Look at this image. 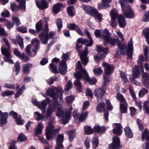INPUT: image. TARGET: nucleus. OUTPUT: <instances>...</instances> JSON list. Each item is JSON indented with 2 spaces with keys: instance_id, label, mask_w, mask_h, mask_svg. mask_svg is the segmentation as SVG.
<instances>
[{
  "instance_id": "obj_1",
  "label": "nucleus",
  "mask_w": 149,
  "mask_h": 149,
  "mask_svg": "<svg viewBox=\"0 0 149 149\" xmlns=\"http://www.w3.org/2000/svg\"><path fill=\"white\" fill-rule=\"evenodd\" d=\"M63 92L61 88L55 87L54 86L49 88L46 91V94L52 97L54 100L53 103L50 104L47 108V116L51 115L52 113L55 111L57 107V97L61 100L63 99Z\"/></svg>"
},
{
  "instance_id": "obj_2",
  "label": "nucleus",
  "mask_w": 149,
  "mask_h": 149,
  "mask_svg": "<svg viewBox=\"0 0 149 149\" xmlns=\"http://www.w3.org/2000/svg\"><path fill=\"white\" fill-rule=\"evenodd\" d=\"M109 43L110 45L113 46H115L116 43H117V45L118 48L121 51L120 53L122 54H125V51L124 50L126 49V54L127 55L128 58L130 60H131L132 58V52L133 50V43L132 39L131 38L130 39L129 41L128 42L127 46H126V43H125L123 44L121 43L118 39H115L113 38H110L107 42L106 45Z\"/></svg>"
},
{
  "instance_id": "obj_3",
  "label": "nucleus",
  "mask_w": 149,
  "mask_h": 149,
  "mask_svg": "<svg viewBox=\"0 0 149 149\" xmlns=\"http://www.w3.org/2000/svg\"><path fill=\"white\" fill-rule=\"evenodd\" d=\"M54 121V118L51 117L50 118V121L46 129V136L48 140H49L54 135L58 133L60 129V128L58 129L54 128L52 124Z\"/></svg>"
},
{
  "instance_id": "obj_4",
  "label": "nucleus",
  "mask_w": 149,
  "mask_h": 149,
  "mask_svg": "<svg viewBox=\"0 0 149 149\" xmlns=\"http://www.w3.org/2000/svg\"><path fill=\"white\" fill-rule=\"evenodd\" d=\"M45 27L44 30V32H41L39 36V37L40 40L41 42L44 44H46L49 38L53 37L55 35V33L53 31H51L49 34L48 35L47 32L49 31L47 22H45Z\"/></svg>"
},
{
  "instance_id": "obj_5",
  "label": "nucleus",
  "mask_w": 149,
  "mask_h": 149,
  "mask_svg": "<svg viewBox=\"0 0 149 149\" xmlns=\"http://www.w3.org/2000/svg\"><path fill=\"white\" fill-rule=\"evenodd\" d=\"M3 41L6 45L8 47V49L6 47H1V52L3 55L4 56L3 59L5 62H9L11 64L13 63V60L11 59L12 56L9 52L10 49L9 44L6 38H3Z\"/></svg>"
},
{
  "instance_id": "obj_6",
  "label": "nucleus",
  "mask_w": 149,
  "mask_h": 149,
  "mask_svg": "<svg viewBox=\"0 0 149 149\" xmlns=\"http://www.w3.org/2000/svg\"><path fill=\"white\" fill-rule=\"evenodd\" d=\"M72 107L71 106V107L69 109V110L65 113L62 111L60 108H58L57 111L56 112V115L58 117H62L63 118V124L65 125L67 123L70 118L71 117L70 115L72 109Z\"/></svg>"
},
{
  "instance_id": "obj_7",
  "label": "nucleus",
  "mask_w": 149,
  "mask_h": 149,
  "mask_svg": "<svg viewBox=\"0 0 149 149\" xmlns=\"http://www.w3.org/2000/svg\"><path fill=\"white\" fill-rule=\"evenodd\" d=\"M62 60L60 63V65L58 70L60 73L63 75L65 74L67 70L66 61L68 58L67 53L63 54L62 56Z\"/></svg>"
},
{
  "instance_id": "obj_8",
  "label": "nucleus",
  "mask_w": 149,
  "mask_h": 149,
  "mask_svg": "<svg viewBox=\"0 0 149 149\" xmlns=\"http://www.w3.org/2000/svg\"><path fill=\"white\" fill-rule=\"evenodd\" d=\"M96 48L98 54L94 57L95 59L102 60L105 57L106 54L109 52L108 47L103 48L100 45H97Z\"/></svg>"
},
{
  "instance_id": "obj_9",
  "label": "nucleus",
  "mask_w": 149,
  "mask_h": 149,
  "mask_svg": "<svg viewBox=\"0 0 149 149\" xmlns=\"http://www.w3.org/2000/svg\"><path fill=\"white\" fill-rule=\"evenodd\" d=\"M76 68L77 70H79V71H77L74 74V77H77L78 78H81L82 77V75H84L85 74L84 73V71L85 73H87L86 70L82 68L81 64L79 61L77 62Z\"/></svg>"
},
{
  "instance_id": "obj_10",
  "label": "nucleus",
  "mask_w": 149,
  "mask_h": 149,
  "mask_svg": "<svg viewBox=\"0 0 149 149\" xmlns=\"http://www.w3.org/2000/svg\"><path fill=\"white\" fill-rule=\"evenodd\" d=\"M110 15L111 19L110 21V25L112 27H115L117 25L116 19L118 17L117 10L116 9H112L110 13Z\"/></svg>"
},
{
  "instance_id": "obj_11",
  "label": "nucleus",
  "mask_w": 149,
  "mask_h": 149,
  "mask_svg": "<svg viewBox=\"0 0 149 149\" xmlns=\"http://www.w3.org/2000/svg\"><path fill=\"white\" fill-rule=\"evenodd\" d=\"M102 66L104 68L105 75H110L113 73L114 68L112 65L104 62L102 63Z\"/></svg>"
},
{
  "instance_id": "obj_12",
  "label": "nucleus",
  "mask_w": 149,
  "mask_h": 149,
  "mask_svg": "<svg viewBox=\"0 0 149 149\" xmlns=\"http://www.w3.org/2000/svg\"><path fill=\"white\" fill-rule=\"evenodd\" d=\"M97 111L99 112H101L103 110L104 115L105 118L106 120L108 121V116L109 115L108 112L105 109V105L104 102H102L98 104L97 107Z\"/></svg>"
},
{
  "instance_id": "obj_13",
  "label": "nucleus",
  "mask_w": 149,
  "mask_h": 149,
  "mask_svg": "<svg viewBox=\"0 0 149 149\" xmlns=\"http://www.w3.org/2000/svg\"><path fill=\"white\" fill-rule=\"evenodd\" d=\"M88 49L86 47L84 48V50L81 54L80 58L83 65H86L88 62V58L87 57Z\"/></svg>"
},
{
  "instance_id": "obj_14",
  "label": "nucleus",
  "mask_w": 149,
  "mask_h": 149,
  "mask_svg": "<svg viewBox=\"0 0 149 149\" xmlns=\"http://www.w3.org/2000/svg\"><path fill=\"white\" fill-rule=\"evenodd\" d=\"M111 34L107 29H104L102 31V34L101 35V38L103 40V43L104 46H106L107 42L109 38H110Z\"/></svg>"
},
{
  "instance_id": "obj_15",
  "label": "nucleus",
  "mask_w": 149,
  "mask_h": 149,
  "mask_svg": "<svg viewBox=\"0 0 149 149\" xmlns=\"http://www.w3.org/2000/svg\"><path fill=\"white\" fill-rule=\"evenodd\" d=\"M142 82L144 87L149 88V73L143 72L142 75Z\"/></svg>"
},
{
  "instance_id": "obj_16",
  "label": "nucleus",
  "mask_w": 149,
  "mask_h": 149,
  "mask_svg": "<svg viewBox=\"0 0 149 149\" xmlns=\"http://www.w3.org/2000/svg\"><path fill=\"white\" fill-rule=\"evenodd\" d=\"M113 142L109 146L110 149H119L120 146V139L118 137H115L113 138Z\"/></svg>"
},
{
  "instance_id": "obj_17",
  "label": "nucleus",
  "mask_w": 149,
  "mask_h": 149,
  "mask_svg": "<svg viewBox=\"0 0 149 149\" xmlns=\"http://www.w3.org/2000/svg\"><path fill=\"white\" fill-rule=\"evenodd\" d=\"M8 114L7 112L2 113L0 110V126L3 127V125L7 123V118Z\"/></svg>"
},
{
  "instance_id": "obj_18",
  "label": "nucleus",
  "mask_w": 149,
  "mask_h": 149,
  "mask_svg": "<svg viewBox=\"0 0 149 149\" xmlns=\"http://www.w3.org/2000/svg\"><path fill=\"white\" fill-rule=\"evenodd\" d=\"M68 29L72 30H75L79 35H83V33L81 29L78 25L74 24H69L67 25Z\"/></svg>"
},
{
  "instance_id": "obj_19",
  "label": "nucleus",
  "mask_w": 149,
  "mask_h": 149,
  "mask_svg": "<svg viewBox=\"0 0 149 149\" xmlns=\"http://www.w3.org/2000/svg\"><path fill=\"white\" fill-rule=\"evenodd\" d=\"M51 115L49 116H47V113L46 116H43L40 113L38 112H35L34 113V116L35 118V120L37 121H39L41 120H43L44 121H46L48 119V117L51 116Z\"/></svg>"
},
{
  "instance_id": "obj_20",
  "label": "nucleus",
  "mask_w": 149,
  "mask_h": 149,
  "mask_svg": "<svg viewBox=\"0 0 149 149\" xmlns=\"http://www.w3.org/2000/svg\"><path fill=\"white\" fill-rule=\"evenodd\" d=\"M94 93L95 96L97 98L101 100L105 93V91L102 88H99L95 89Z\"/></svg>"
},
{
  "instance_id": "obj_21",
  "label": "nucleus",
  "mask_w": 149,
  "mask_h": 149,
  "mask_svg": "<svg viewBox=\"0 0 149 149\" xmlns=\"http://www.w3.org/2000/svg\"><path fill=\"white\" fill-rule=\"evenodd\" d=\"M31 43L32 44L35 45V49L32 50V52L34 53V55L33 56H35L37 50L39 48L40 42L37 38H34L31 40Z\"/></svg>"
},
{
  "instance_id": "obj_22",
  "label": "nucleus",
  "mask_w": 149,
  "mask_h": 149,
  "mask_svg": "<svg viewBox=\"0 0 149 149\" xmlns=\"http://www.w3.org/2000/svg\"><path fill=\"white\" fill-rule=\"evenodd\" d=\"M85 72L84 71V73L85 74L84 75V79L88 81L89 84L91 85L95 84L97 82V80L95 77H93L90 78L87 73H85Z\"/></svg>"
},
{
  "instance_id": "obj_23",
  "label": "nucleus",
  "mask_w": 149,
  "mask_h": 149,
  "mask_svg": "<svg viewBox=\"0 0 149 149\" xmlns=\"http://www.w3.org/2000/svg\"><path fill=\"white\" fill-rule=\"evenodd\" d=\"M84 75H82L81 77L77 78V77H76L77 79L74 82V84L75 87H76L77 91L79 92H80L81 90L82 86L81 84L80 81V80L82 78H84Z\"/></svg>"
},
{
  "instance_id": "obj_24",
  "label": "nucleus",
  "mask_w": 149,
  "mask_h": 149,
  "mask_svg": "<svg viewBox=\"0 0 149 149\" xmlns=\"http://www.w3.org/2000/svg\"><path fill=\"white\" fill-rule=\"evenodd\" d=\"M116 127L113 130L114 134L120 135L123 132L121 129L123 128L122 127L120 123H115Z\"/></svg>"
},
{
  "instance_id": "obj_25",
  "label": "nucleus",
  "mask_w": 149,
  "mask_h": 149,
  "mask_svg": "<svg viewBox=\"0 0 149 149\" xmlns=\"http://www.w3.org/2000/svg\"><path fill=\"white\" fill-rule=\"evenodd\" d=\"M117 18L118 19L119 25L120 27L123 28L126 26V22H125V19L121 15H118V14Z\"/></svg>"
},
{
  "instance_id": "obj_26",
  "label": "nucleus",
  "mask_w": 149,
  "mask_h": 149,
  "mask_svg": "<svg viewBox=\"0 0 149 149\" xmlns=\"http://www.w3.org/2000/svg\"><path fill=\"white\" fill-rule=\"evenodd\" d=\"M36 4L38 7L41 10L46 9L48 7L47 3L45 0H42L40 4L39 2L36 1Z\"/></svg>"
},
{
  "instance_id": "obj_27",
  "label": "nucleus",
  "mask_w": 149,
  "mask_h": 149,
  "mask_svg": "<svg viewBox=\"0 0 149 149\" xmlns=\"http://www.w3.org/2000/svg\"><path fill=\"white\" fill-rule=\"evenodd\" d=\"M136 70H133L132 72L133 77L134 79H137L139 77V74L140 72H143L144 69L142 67L140 68V71H139L138 70V67L136 66H135Z\"/></svg>"
},
{
  "instance_id": "obj_28",
  "label": "nucleus",
  "mask_w": 149,
  "mask_h": 149,
  "mask_svg": "<svg viewBox=\"0 0 149 149\" xmlns=\"http://www.w3.org/2000/svg\"><path fill=\"white\" fill-rule=\"evenodd\" d=\"M91 13V15L95 16L98 20L99 22L102 21V15L101 14L99 13L97 10H93Z\"/></svg>"
},
{
  "instance_id": "obj_29",
  "label": "nucleus",
  "mask_w": 149,
  "mask_h": 149,
  "mask_svg": "<svg viewBox=\"0 0 149 149\" xmlns=\"http://www.w3.org/2000/svg\"><path fill=\"white\" fill-rule=\"evenodd\" d=\"M127 104L126 102L120 103V110L121 113H125L127 112Z\"/></svg>"
},
{
  "instance_id": "obj_30",
  "label": "nucleus",
  "mask_w": 149,
  "mask_h": 149,
  "mask_svg": "<svg viewBox=\"0 0 149 149\" xmlns=\"http://www.w3.org/2000/svg\"><path fill=\"white\" fill-rule=\"evenodd\" d=\"M83 111H84L82 110L80 114L79 115V119L80 121H83L85 120L88 115V111H86L84 112Z\"/></svg>"
},
{
  "instance_id": "obj_31",
  "label": "nucleus",
  "mask_w": 149,
  "mask_h": 149,
  "mask_svg": "<svg viewBox=\"0 0 149 149\" xmlns=\"http://www.w3.org/2000/svg\"><path fill=\"white\" fill-rule=\"evenodd\" d=\"M124 132L126 136L129 138H132L133 137L132 131L129 127H127L124 129Z\"/></svg>"
},
{
  "instance_id": "obj_32",
  "label": "nucleus",
  "mask_w": 149,
  "mask_h": 149,
  "mask_svg": "<svg viewBox=\"0 0 149 149\" xmlns=\"http://www.w3.org/2000/svg\"><path fill=\"white\" fill-rule=\"evenodd\" d=\"M43 128L42 124L39 123L36 129L35 135L36 136L41 133L42 129Z\"/></svg>"
},
{
  "instance_id": "obj_33",
  "label": "nucleus",
  "mask_w": 149,
  "mask_h": 149,
  "mask_svg": "<svg viewBox=\"0 0 149 149\" xmlns=\"http://www.w3.org/2000/svg\"><path fill=\"white\" fill-rule=\"evenodd\" d=\"M63 6L61 3H57L54 5L53 7V10L55 14H57L59 11L61 7Z\"/></svg>"
},
{
  "instance_id": "obj_34",
  "label": "nucleus",
  "mask_w": 149,
  "mask_h": 149,
  "mask_svg": "<svg viewBox=\"0 0 149 149\" xmlns=\"http://www.w3.org/2000/svg\"><path fill=\"white\" fill-rule=\"evenodd\" d=\"M47 103L45 101H43L40 104L38 105V108L41 110L42 112L43 113H44L45 112V109L47 106Z\"/></svg>"
},
{
  "instance_id": "obj_35",
  "label": "nucleus",
  "mask_w": 149,
  "mask_h": 149,
  "mask_svg": "<svg viewBox=\"0 0 149 149\" xmlns=\"http://www.w3.org/2000/svg\"><path fill=\"white\" fill-rule=\"evenodd\" d=\"M92 142L93 145V148L95 149L97 148L99 144V141L97 135L95 134L94 135L92 140Z\"/></svg>"
},
{
  "instance_id": "obj_36",
  "label": "nucleus",
  "mask_w": 149,
  "mask_h": 149,
  "mask_svg": "<svg viewBox=\"0 0 149 149\" xmlns=\"http://www.w3.org/2000/svg\"><path fill=\"white\" fill-rule=\"evenodd\" d=\"M32 65L31 64L27 63L23 65L22 69L23 72L25 74L29 73V69L31 68Z\"/></svg>"
},
{
  "instance_id": "obj_37",
  "label": "nucleus",
  "mask_w": 149,
  "mask_h": 149,
  "mask_svg": "<svg viewBox=\"0 0 149 149\" xmlns=\"http://www.w3.org/2000/svg\"><path fill=\"white\" fill-rule=\"evenodd\" d=\"M85 33L86 35L87 36L89 40V42L88 43L87 45L86 46H91L93 44V42L92 40V37L91 36V34L89 33V32L86 29L85 31Z\"/></svg>"
},
{
  "instance_id": "obj_38",
  "label": "nucleus",
  "mask_w": 149,
  "mask_h": 149,
  "mask_svg": "<svg viewBox=\"0 0 149 149\" xmlns=\"http://www.w3.org/2000/svg\"><path fill=\"white\" fill-rule=\"evenodd\" d=\"M88 41V40L87 39L84 38H79L77 40V43L76 45V47L77 48H79L82 47V45H79L78 43L81 44H84L87 43Z\"/></svg>"
},
{
  "instance_id": "obj_39",
  "label": "nucleus",
  "mask_w": 149,
  "mask_h": 149,
  "mask_svg": "<svg viewBox=\"0 0 149 149\" xmlns=\"http://www.w3.org/2000/svg\"><path fill=\"white\" fill-rule=\"evenodd\" d=\"M145 138H146L147 141L149 142V132L146 130L142 133L141 136L143 141L144 140Z\"/></svg>"
},
{
  "instance_id": "obj_40",
  "label": "nucleus",
  "mask_w": 149,
  "mask_h": 149,
  "mask_svg": "<svg viewBox=\"0 0 149 149\" xmlns=\"http://www.w3.org/2000/svg\"><path fill=\"white\" fill-rule=\"evenodd\" d=\"M82 7L84 10L87 14L91 15V12L93 10L91 7L83 4Z\"/></svg>"
},
{
  "instance_id": "obj_41",
  "label": "nucleus",
  "mask_w": 149,
  "mask_h": 149,
  "mask_svg": "<svg viewBox=\"0 0 149 149\" xmlns=\"http://www.w3.org/2000/svg\"><path fill=\"white\" fill-rule=\"evenodd\" d=\"M93 71L95 75L97 76L102 74L103 72L102 70L100 67L94 68Z\"/></svg>"
},
{
  "instance_id": "obj_42",
  "label": "nucleus",
  "mask_w": 149,
  "mask_h": 149,
  "mask_svg": "<svg viewBox=\"0 0 149 149\" xmlns=\"http://www.w3.org/2000/svg\"><path fill=\"white\" fill-rule=\"evenodd\" d=\"M74 6H70L67 8L68 15L70 17H72L74 16Z\"/></svg>"
},
{
  "instance_id": "obj_43",
  "label": "nucleus",
  "mask_w": 149,
  "mask_h": 149,
  "mask_svg": "<svg viewBox=\"0 0 149 149\" xmlns=\"http://www.w3.org/2000/svg\"><path fill=\"white\" fill-rule=\"evenodd\" d=\"M104 80L103 83V86H107L109 84L110 82V77L107 75L103 74V75Z\"/></svg>"
},
{
  "instance_id": "obj_44",
  "label": "nucleus",
  "mask_w": 149,
  "mask_h": 149,
  "mask_svg": "<svg viewBox=\"0 0 149 149\" xmlns=\"http://www.w3.org/2000/svg\"><path fill=\"white\" fill-rule=\"evenodd\" d=\"M96 132H103L105 130V128L103 127H100L98 125H95L94 127Z\"/></svg>"
},
{
  "instance_id": "obj_45",
  "label": "nucleus",
  "mask_w": 149,
  "mask_h": 149,
  "mask_svg": "<svg viewBox=\"0 0 149 149\" xmlns=\"http://www.w3.org/2000/svg\"><path fill=\"white\" fill-rule=\"evenodd\" d=\"M148 92V91L147 89L145 88H143L139 91V95L140 97H142L144 95L147 94Z\"/></svg>"
},
{
  "instance_id": "obj_46",
  "label": "nucleus",
  "mask_w": 149,
  "mask_h": 149,
  "mask_svg": "<svg viewBox=\"0 0 149 149\" xmlns=\"http://www.w3.org/2000/svg\"><path fill=\"white\" fill-rule=\"evenodd\" d=\"M69 138L70 141H72L75 136V131L74 130H71L68 132Z\"/></svg>"
},
{
  "instance_id": "obj_47",
  "label": "nucleus",
  "mask_w": 149,
  "mask_h": 149,
  "mask_svg": "<svg viewBox=\"0 0 149 149\" xmlns=\"http://www.w3.org/2000/svg\"><path fill=\"white\" fill-rule=\"evenodd\" d=\"M143 107L146 113H148L149 115V102L148 101H146L144 102Z\"/></svg>"
},
{
  "instance_id": "obj_48",
  "label": "nucleus",
  "mask_w": 149,
  "mask_h": 149,
  "mask_svg": "<svg viewBox=\"0 0 149 149\" xmlns=\"http://www.w3.org/2000/svg\"><path fill=\"white\" fill-rule=\"evenodd\" d=\"M110 6V5L109 3H104L103 2V3H99L98 4V8L100 10H102L104 9L106 7H109Z\"/></svg>"
},
{
  "instance_id": "obj_49",
  "label": "nucleus",
  "mask_w": 149,
  "mask_h": 149,
  "mask_svg": "<svg viewBox=\"0 0 149 149\" xmlns=\"http://www.w3.org/2000/svg\"><path fill=\"white\" fill-rule=\"evenodd\" d=\"M49 66L52 71L54 73L58 72L57 70V66L53 63L50 64Z\"/></svg>"
},
{
  "instance_id": "obj_50",
  "label": "nucleus",
  "mask_w": 149,
  "mask_h": 149,
  "mask_svg": "<svg viewBox=\"0 0 149 149\" xmlns=\"http://www.w3.org/2000/svg\"><path fill=\"white\" fill-rule=\"evenodd\" d=\"M12 20L13 22L16 24L17 26L21 24V23L18 17L13 15L12 17Z\"/></svg>"
},
{
  "instance_id": "obj_51",
  "label": "nucleus",
  "mask_w": 149,
  "mask_h": 149,
  "mask_svg": "<svg viewBox=\"0 0 149 149\" xmlns=\"http://www.w3.org/2000/svg\"><path fill=\"white\" fill-rule=\"evenodd\" d=\"M64 136L62 134H60L57 136L56 139V143H62L63 141Z\"/></svg>"
},
{
  "instance_id": "obj_52",
  "label": "nucleus",
  "mask_w": 149,
  "mask_h": 149,
  "mask_svg": "<svg viewBox=\"0 0 149 149\" xmlns=\"http://www.w3.org/2000/svg\"><path fill=\"white\" fill-rule=\"evenodd\" d=\"M116 97L121 102V103L126 102V100L123 96L120 94L118 93L116 95Z\"/></svg>"
},
{
  "instance_id": "obj_53",
  "label": "nucleus",
  "mask_w": 149,
  "mask_h": 149,
  "mask_svg": "<svg viewBox=\"0 0 149 149\" xmlns=\"http://www.w3.org/2000/svg\"><path fill=\"white\" fill-rule=\"evenodd\" d=\"M84 131L87 134H92L93 132V129L89 126L85 127Z\"/></svg>"
},
{
  "instance_id": "obj_54",
  "label": "nucleus",
  "mask_w": 149,
  "mask_h": 149,
  "mask_svg": "<svg viewBox=\"0 0 149 149\" xmlns=\"http://www.w3.org/2000/svg\"><path fill=\"white\" fill-rule=\"evenodd\" d=\"M17 1H21L19 4V8L21 9H25L26 0H16Z\"/></svg>"
},
{
  "instance_id": "obj_55",
  "label": "nucleus",
  "mask_w": 149,
  "mask_h": 149,
  "mask_svg": "<svg viewBox=\"0 0 149 149\" xmlns=\"http://www.w3.org/2000/svg\"><path fill=\"white\" fill-rule=\"evenodd\" d=\"M142 21L144 22L149 21V11H147L145 13L143 17Z\"/></svg>"
},
{
  "instance_id": "obj_56",
  "label": "nucleus",
  "mask_w": 149,
  "mask_h": 149,
  "mask_svg": "<svg viewBox=\"0 0 149 149\" xmlns=\"http://www.w3.org/2000/svg\"><path fill=\"white\" fill-rule=\"evenodd\" d=\"M16 123L18 125H21L24 124V120H22L20 116L17 117L15 120Z\"/></svg>"
},
{
  "instance_id": "obj_57",
  "label": "nucleus",
  "mask_w": 149,
  "mask_h": 149,
  "mask_svg": "<svg viewBox=\"0 0 149 149\" xmlns=\"http://www.w3.org/2000/svg\"><path fill=\"white\" fill-rule=\"evenodd\" d=\"M57 77L55 76L52 77L47 80V82L49 85L52 84L56 80Z\"/></svg>"
},
{
  "instance_id": "obj_58",
  "label": "nucleus",
  "mask_w": 149,
  "mask_h": 149,
  "mask_svg": "<svg viewBox=\"0 0 149 149\" xmlns=\"http://www.w3.org/2000/svg\"><path fill=\"white\" fill-rule=\"evenodd\" d=\"M16 141L14 140L11 141L10 143L9 149H18L17 147L15 146Z\"/></svg>"
},
{
  "instance_id": "obj_59",
  "label": "nucleus",
  "mask_w": 149,
  "mask_h": 149,
  "mask_svg": "<svg viewBox=\"0 0 149 149\" xmlns=\"http://www.w3.org/2000/svg\"><path fill=\"white\" fill-rule=\"evenodd\" d=\"M10 6L12 11H16L19 9L18 5L15 3L13 2L11 3Z\"/></svg>"
},
{
  "instance_id": "obj_60",
  "label": "nucleus",
  "mask_w": 149,
  "mask_h": 149,
  "mask_svg": "<svg viewBox=\"0 0 149 149\" xmlns=\"http://www.w3.org/2000/svg\"><path fill=\"white\" fill-rule=\"evenodd\" d=\"M56 23L57 25L58 30V31H60L62 27V20L60 19H57Z\"/></svg>"
},
{
  "instance_id": "obj_61",
  "label": "nucleus",
  "mask_w": 149,
  "mask_h": 149,
  "mask_svg": "<svg viewBox=\"0 0 149 149\" xmlns=\"http://www.w3.org/2000/svg\"><path fill=\"white\" fill-rule=\"evenodd\" d=\"M42 26V23L41 21L37 22L36 25V27L37 31L38 32L41 31Z\"/></svg>"
},
{
  "instance_id": "obj_62",
  "label": "nucleus",
  "mask_w": 149,
  "mask_h": 149,
  "mask_svg": "<svg viewBox=\"0 0 149 149\" xmlns=\"http://www.w3.org/2000/svg\"><path fill=\"white\" fill-rule=\"evenodd\" d=\"M14 67L15 68V71L17 72L16 75H17L20 70V63L17 62H16L15 63Z\"/></svg>"
},
{
  "instance_id": "obj_63",
  "label": "nucleus",
  "mask_w": 149,
  "mask_h": 149,
  "mask_svg": "<svg viewBox=\"0 0 149 149\" xmlns=\"http://www.w3.org/2000/svg\"><path fill=\"white\" fill-rule=\"evenodd\" d=\"M72 84L71 80H70L68 81L66 85L65 90L67 91H69L72 88Z\"/></svg>"
},
{
  "instance_id": "obj_64",
  "label": "nucleus",
  "mask_w": 149,
  "mask_h": 149,
  "mask_svg": "<svg viewBox=\"0 0 149 149\" xmlns=\"http://www.w3.org/2000/svg\"><path fill=\"white\" fill-rule=\"evenodd\" d=\"M26 139V138L25 135L22 134H20L18 137V140L20 142L24 141Z\"/></svg>"
}]
</instances>
